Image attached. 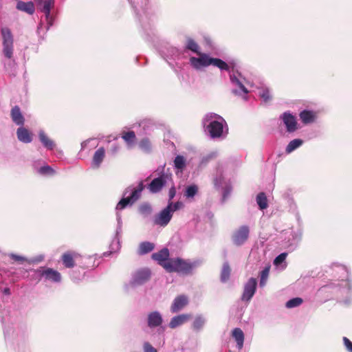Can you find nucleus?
<instances>
[{"label": "nucleus", "mask_w": 352, "mask_h": 352, "mask_svg": "<svg viewBox=\"0 0 352 352\" xmlns=\"http://www.w3.org/2000/svg\"><path fill=\"white\" fill-rule=\"evenodd\" d=\"M166 267V271L168 272H177L188 275L192 272L193 265L181 258H170L168 265Z\"/></svg>", "instance_id": "nucleus-1"}, {"label": "nucleus", "mask_w": 352, "mask_h": 352, "mask_svg": "<svg viewBox=\"0 0 352 352\" xmlns=\"http://www.w3.org/2000/svg\"><path fill=\"white\" fill-rule=\"evenodd\" d=\"M3 38V53L7 58H11L13 55V36L8 28H1Z\"/></svg>", "instance_id": "nucleus-2"}, {"label": "nucleus", "mask_w": 352, "mask_h": 352, "mask_svg": "<svg viewBox=\"0 0 352 352\" xmlns=\"http://www.w3.org/2000/svg\"><path fill=\"white\" fill-rule=\"evenodd\" d=\"M172 217L171 204H168V206L155 217L154 223L156 225L164 227L170 222Z\"/></svg>", "instance_id": "nucleus-3"}, {"label": "nucleus", "mask_w": 352, "mask_h": 352, "mask_svg": "<svg viewBox=\"0 0 352 352\" xmlns=\"http://www.w3.org/2000/svg\"><path fill=\"white\" fill-rule=\"evenodd\" d=\"M199 57H191L190 58V62L191 65L197 69H199L201 67H206L210 66L211 65V59L210 57L207 54L199 52L197 54Z\"/></svg>", "instance_id": "nucleus-4"}, {"label": "nucleus", "mask_w": 352, "mask_h": 352, "mask_svg": "<svg viewBox=\"0 0 352 352\" xmlns=\"http://www.w3.org/2000/svg\"><path fill=\"white\" fill-rule=\"evenodd\" d=\"M257 280L254 278H250L244 286V290L241 296L243 301H249L256 292Z\"/></svg>", "instance_id": "nucleus-5"}, {"label": "nucleus", "mask_w": 352, "mask_h": 352, "mask_svg": "<svg viewBox=\"0 0 352 352\" xmlns=\"http://www.w3.org/2000/svg\"><path fill=\"white\" fill-rule=\"evenodd\" d=\"M249 233L250 230L247 226H241L232 236L234 243L236 245L243 244L248 240Z\"/></svg>", "instance_id": "nucleus-6"}, {"label": "nucleus", "mask_w": 352, "mask_h": 352, "mask_svg": "<svg viewBox=\"0 0 352 352\" xmlns=\"http://www.w3.org/2000/svg\"><path fill=\"white\" fill-rule=\"evenodd\" d=\"M169 250L168 248H163L160 251L155 252L152 254V258L156 261L160 265H161L165 270L166 265H168L169 261Z\"/></svg>", "instance_id": "nucleus-7"}, {"label": "nucleus", "mask_w": 352, "mask_h": 352, "mask_svg": "<svg viewBox=\"0 0 352 352\" xmlns=\"http://www.w3.org/2000/svg\"><path fill=\"white\" fill-rule=\"evenodd\" d=\"M188 298L186 295L177 296L173 300L170 311L172 313H177L183 309L188 304Z\"/></svg>", "instance_id": "nucleus-8"}, {"label": "nucleus", "mask_w": 352, "mask_h": 352, "mask_svg": "<svg viewBox=\"0 0 352 352\" xmlns=\"http://www.w3.org/2000/svg\"><path fill=\"white\" fill-rule=\"evenodd\" d=\"M282 120L286 126L287 131L289 133L294 132L296 131L297 122L296 118L292 116L290 113L285 112L282 115Z\"/></svg>", "instance_id": "nucleus-9"}, {"label": "nucleus", "mask_w": 352, "mask_h": 352, "mask_svg": "<svg viewBox=\"0 0 352 352\" xmlns=\"http://www.w3.org/2000/svg\"><path fill=\"white\" fill-rule=\"evenodd\" d=\"M79 254L75 252L68 251L61 256V260L63 265L67 268H73L76 263L75 260L78 258Z\"/></svg>", "instance_id": "nucleus-10"}, {"label": "nucleus", "mask_w": 352, "mask_h": 352, "mask_svg": "<svg viewBox=\"0 0 352 352\" xmlns=\"http://www.w3.org/2000/svg\"><path fill=\"white\" fill-rule=\"evenodd\" d=\"M41 276L45 277L46 280L55 283H59L61 280L60 273L52 268H44L41 272Z\"/></svg>", "instance_id": "nucleus-11"}, {"label": "nucleus", "mask_w": 352, "mask_h": 352, "mask_svg": "<svg viewBox=\"0 0 352 352\" xmlns=\"http://www.w3.org/2000/svg\"><path fill=\"white\" fill-rule=\"evenodd\" d=\"M207 128L212 138H220L223 133V124L219 121L211 122Z\"/></svg>", "instance_id": "nucleus-12"}, {"label": "nucleus", "mask_w": 352, "mask_h": 352, "mask_svg": "<svg viewBox=\"0 0 352 352\" xmlns=\"http://www.w3.org/2000/svg\"><path fill=\"white\" fill-rule=\"evenodd\" d=\"M192 318V315L190 314H183L176 316L170 320L169 327L171 329H175L190 320Z\"/></svg>", "instance_id": "nucleus-13"}, {"label": "nucleus", "mask_w": 352, "mask_h": 352, "mask_svg": "<svg viewBox=\"0 0 352 352\" xmlns=\"http://www.w3.org/2000/svg\"><path fill=\"white\" fill-rule=\"evenodd\" d=\"M166 184V179L164 176L155 178L148 186V189L152 193L159 192Z\"/></svg>", "instance_id": "nucleus-14"}, {"label": "nucleus", "mask_w": 352, "mask_h": 352, "mask_svg": "<svg viewBox=\"0 0 352 352\" xmlns=\"http://www.w3.org/2000/svg\"><path fill=\"white\" fill-rule=\"evenodd\" d=\"M151 276V273L148 270H141L135 273L133 278V283L134 284L140 285L147 281Z\"/></svg>", "instance_id": "nucleus-15"}, {"label": "nucleus", "mask_w": 352, "mask_h": 352, "mask_svg": "<svg viewBox=\"0 0 352 352\" xmlns=\"http://www.w3.org/2000/svg\"><path fill=\"white\" fill-rule=\"evenodd\" d=\"M16 135L18 140L23 143H30L32 141V133L23 126L17 129Z\"/></svg>", "instance_id": "nucleus-16"}, {"label": "nucleus", "mask_w": 352, "mask_h": 352, "mask_svg": "<svg viewBox=\"0 0 352 352\" xmlns=\"http://www.w3.org/2000/svg\"><path fill=\"white\" fill-rule=\"evenodd\" d=\"M10 116L13 122H14L16 125L23 126L25 118L22 115L19 106H14L12 107L10 111Z\"/></svg>", "instance_id": "nucleus-17"}, {"label": "nucleus", "mask_w": 352, "mask_h": 352, "mask_svg": "<svg viewBox=\"0 0 352 352\" xmlns=\"http://www.w3.org/2000/svg\"><path fill=\"white\" fill-rule=\"evenodd\" d=\"M148 326L151 328L157 327L162 324L163 320L158 311H153L148 315Z\"/></svg>", "instance_id": "nucleus-18"}, {"label": "nucleus", "mask_w": 352, "mask_h": 352, "mask_svg": "<svg viewBox=\"0 0 352 352\" xmlns=\"http://www.w3.org/2000/svg\"><path fill=\"white\" fill-rule=\"evenodd\" d=\"M54 4V0H42L41 2L37 3L38 8L43 12L48 21L50 17V11Z\"/></svg>", "instance_id": "nucleus-19"}, {"label": "nucleus", "mask_w": 352, "mask_h": 352, "mask_svg": "<svg viewBox=\"0 0 352 352\" xmlns=\"http://www.w3.org/2000/svg\"><path fill=\"white\" fill-rule=\"evenodd\" d=\"M17 4H16V8L19 10L23 11L24 12H26L29 14H34L35 11L34 5L32 1L28 2H24L22 1L16 0Z\"/></svg>", "instance_id": "nucleus-20"}, {"label": "nucleus", "mask_w": 352, "mask_h": 352, "mask_svg": "<svg viewBox=\"0 0 352 352\" xmlns=\"http://www.w3.org/2000/svg\"><path fill=\"white\" fill-rule=\"evenodd\" d=\"M232 336L236 342L239 349H241L243 346L244 333L240 328H235L232 331Z\"/></svg>", "instance_id": "nucleus-21"}, {"label": "nucleus", "mask_w": 352, "mask_h": 352, "mask_svg": "<svg viewBox=\"0 0 352 352\" xmlns=\"http://www.w3.org/2000/svg\"><path fill=\"white\" fill-rule=\"evenodd\" d=\"M104 155L105 150L103 147H100L96 150L93 157V164L97 168L99 167L104 160Z\"/></svg>", "instance_id": "nucleus-22"}, {"label": "nucleus", "mask_w": 352, "mask_h": 352, "mask_svg": "<svg viewBox=\"0 0 352 352\" xmlns=\"http://www.w3.org/2000/svg\"><path fill=\"white\" fill-rule=\"evenodd\" d=\"M122 138L127 144L129 147H131L136 140V135L133 131H123L122 133Z\"/></svg>", "instance_id": "nucleus-23"}, {"label": "nucleus", "mask_w": 352, "mask_h": 352, "mask_svg": "<svg viewBox=\"0 0 352 352\" xmlns=\"http://www.w3.org/2000/svg\"><path fill=\"white\" fill-rule=\"evenodd\" d=\"M155 248V245L153 243L148 241L142 242L139 245L138 254L143 255L152 252Z\"/></svg>", "instance_id": "nucleus-24"}, {"label": "nucleus", "mask_w": 352, "mask_h": 352, "mask_svg": "<svg viewBox=\"0 0 352 352\" xmlns=\"http://www.w3.org/2000/svg\"><path fill=\"white\" fill-rule=\"evenodd\" d=\"M231 268L228 262L223 264L222 269L220 274V279L222 283L227 282L230 276Z\"/></svg>", "instance_id": "nucleus-25"}, {"label": "nucleus", "mask_w": 352, "mask_h": 352, "mask_svg": "<svg viewBox=\"0 0 352 352\" xmlns=\"http://www.w3.org/2000/svg\"><path fill=\"white\" fill-rule=\"evenodd\" d=\"M299 116L304 124L313 122L315 120V114L311 111L304 110L300 112Z\"/></svg>", "instance_id": "nucleus-26"}, {"label": "nucleus", "mask_w": 352, "mask_h": 352, "mask_svg": "<svg viewBox=\"0 0 352 352\" xmlns=\"http://www.w3.org/2000/svg\"><path fill=\"white\" fill-rule=\"evenodd\" d=\"M144 186L143 183L141 182L139 184L138 186L133 190L131 195L128 197L133 204H134L136 201H138L140 199L141 192L144 190Z\"/></svg>", "instance_id": "nucleus-27"}, {"label": "nucleus", "mask_w": 352, "mask_h": 352, "mask_svg": "<svg viewBox=\"0 0 352 352\" xmlns=\"http://www.w3.org/2000/svg\"><path fill=\"white\" fill-rule=\"evenodd\" d=\"M39 138L42 144L50 150H52L54 147V142L50 140L44 132L39 133Z\"/></svg>", "instance_id": "nucleus-28"}, {"label": "nucleus", "mask_w": 352, "mask_h": 352, "mask_svg": "<svg viewBox=\"0 0 352 352\" xmlns=\"http://www.w3.org/2000/svg\"><path fill=\"white\" fill-rule=\"evenodd\" d=\"M214 67H218L221 70H225L228 71L229 70V66L228 65L223 61V60L217 58H212L211 59V65Z\"/></svg>", "instance_id": "nucleus-29"}, {"label": "nucleus", "mask_w": 352, "mask_h": 352, "mask_svg": "<svg viewBox=\"0 0 352 352\" xmlns=\"http://www.w3.org/2000/svg\"><path fill=\"white\" fill-rule=\"evenodd\" d=\"M256 202L261 210H264L267 208V199L264 192H260L256 196Z\"/></svg>", "instance_id": "nucleus-30"}, {"label": "nucleus", "mask_w": 352, "mask_h": 352, "mask_svg": "<svg viewBox=\"0 0 352 352\" xmlns=\"http://www.w3.org/2000/svg\"><path fill=\"white\" fill-rule=\"evenodd\" d=\"M302 144V140L300 139H294L292 140L286 147L285 151L287 153H290L300 146Z\"/></svg>", "instance_id": "nucleus-31"}, {"label": "nucleus", "mask_w": 352, "mask_h": 352, "mask_svg": "<svg viewBox=\"0 0 352 352\" xmlns=\"http://www.w3.org/2000/svg\"><path fill=\"white\" fill-rule=\"evenodd\" d=\"M302 302V298L300 297H296L289 300L286 302L285 307L288 309H292L300 306Z\"/></svg>", "instance_id": "nucleus-32"}, {"label": "nucleus", "mask_w": 352, "mask_h": 352, "mask_svg": "<svg viewBox=\"0 0 352 352\" xmlns=\"http://www.w3.org/2000/svg\"><path fill=\"white\" fill-rule=\"evenodd\" d=\"M198 192V187L196 185L188 186L186 188L184 195L186 198H192Z\"/></svg>", "instance_id": "nucleus-33"}, {"label": "nucleus", "mask_w": 352, "mask_h": 352, "mask_svg": "<svg viewBox=\"0 0 352 352\" xmlns=\"http://www.w3.org/2000/svg\"><path fill=\"white\" fill-rule=\"evenodd\" d=\"M139 146L142 151L149 152L151 149V144L149 139L147 138L142 139L139 142Z\"/></svg>", "instance_id": "nucleus-34"}, {"label": "nucleus", "mask_w": 352, "mask_h": 352, "mask_svg": "<svg viewBox=\"0 0 352 352\" xmlns=\"http://www.w3.org/2000/svg\"><path fill=\"white\" fill-rule=\"evenodd\" d=\"M174 164L177 169L182 170L186 166V160L182 155H177L174 160Z\"/></svg>", "instance_id": "nucleus-35"}, {"label": "nucleus", "mask_w": 352, "mask_h": 352, "mask_svg": "<svg viewBox=\"0 0 352 352\" xmlns=\"http://www.w3.org/2000/svg\"><path fill=\"white\" fill-rule=\"evenodd\" d=\"M270 266L265 267L261 272L260 285L264 286L269 276Z\"/></svg>", "instance_id": "nucleus-36"}, {"label": "nucleus", "mask_w": 352, "mask_h": 352, "mask_svg": "<svg viewBox=\"0 0 352 352\" xmlns=\"http://www.w3.org/2000/svg\"><path fill=\"white\" fill-rule=\"evenodd\" d=\"M186 47L188 50H191L193 52H195L197 54L200 52H199V45L192 38L188 39Z\"/></svg>", "instance_id": "nucleus-37"}, {"label": "nucleus", "mask_w": 352, "mask_h": 352, "mask_svg": "<svg viewBox=\"0 0 352 352\" xmlns=\"http://www.w3.org/2000/svg\"><path fill=\"white\" fill-rule=\"evenodd\" d=\"M133 203L130 200L129 197L126 198H122L117 204L116 209L117 210H123L128 205H132Z\"/></svg>", "instance_id": "nucleus-38"}, {"label": "nucleus", "mask_w": 352, "mask_h": 352, "mask_svg": "<svg viewBox=\"0 0 352 352\" xmlns=\"http://www.w3.org/2000/svg\"><path fill=\"white\" fill-rule=\"evenodd\" d=\"M139 211L143 215H148L152 212V208L148 204H143L140 206Z\"/></svg>", "instance_id": "nucleus-39"}, {"label": "nucleus", "mask_w": 352, "mask_h": 352, "mask_svg": "<svg viewBox=\"0 0 352 352\" xmlns=\"http://www.w3.org/2000/svg\"><path fill=\"white\" fill-rule=\"evenodd\" d=\"M259 96L263 100V101L265 102H269L272 98L270 94V91L267 88L262 89L259 91Z\"/></svg>", "instance_id": "nucleus-40"}, {"label": "nucleus", "mask_w": 352, "mask_h": 352, "mask_svg": "<svg viewBox=\"0 0 352 352\" xmlns=\"http://www.w3.org/2000/svg\"><path fill=\"white\" fill-rule=\"evenodd\" d=\"M204 324V320L200 317H197L192 324V327L195 330H199L201 329Z\"/></svg>", "instance_id": "nucleus-41"}, {"label": "nucleus", "mask_w": 352, "mask_h": 352, "mask_svg": "<svg viewBox=\"0 0 352 352\" xmlns=\"http://www.w3.org/2000/svg\"><path fill=\"white\" fill-rule=\"evenodd\" d=\"M230 80L232 82L236 84L244 94L248 93L247 88L242 84L241 82H240V80L237 78L231 76Z\"/></svg>", "instance_id": "nucleus-42"}, {"label": "nucleus", "mask_w": 352, "mask_h": 352, "mask_svg": "<svg viewBox=\"0 0 352 352\" xmlns=\"http://www.w3.org/2000/svg\"><path fill=\"white\" fill-rule=\"evenodd\" d=\"M38 172L42 175H53L54 173V170L50 166L41 167Z\"/></svg>", "instance_id": "nucleus-43"}, {"label": "nucleus", "mask_w": 352, "mask_h": 352, "mask_svg": "<svg viewBox=\"0 0 352 352\" xmlns=\"http://www.w3.org/2000/svg\"><path fill=\"white\" fill-rule=\"evenodd\" d=\"M287 256V253L283 252L280 254L278 256H276L274 261V264L275 265H278L285 261L286 257Z\"/></svg>", "instance_id": "nucleus-44"}, {"label": "nucleus", "mask_w": 352, "mask_h": 352, "mask_svg": "<svg viewBox=\"0 0 352 352\" xmlns=\"http://www.w3.org/2000/svg\"><path fill=\"white\" fill-rule=\"evenodd\" d=\"M144 352H157V350L149 343H144Z\"/></svg>", "instance_id": "nucleus-45"}, {"label": "nucleus", "mask_w": 352, "mask_h": 352, "mask_svg": "<svg viewBox=\"0 0 352 352\" xmlns=\"http://www.w3.org/2000/svg\"><path fill=\"white\" fill-rule=\"evenodd\" d=\"M343 342L349 352H352V342L346 338H343Z\"/></svg>", "instance_id": "nucleus-46"}, {"label": "nucleus", "mask_w": 352, "mask_h": 352, "mask_svg": "<svg viewBox=\"0 0 352 352\" xmlns=\"http://www.w3.org/2000/svg\"><path fill=\"white\" fill-rule=\"evenodd\" d=\"M168 204H171V213L172 214L173 212L178 210L182 206V204L179 201H177L175 204H173L172 201H170V202H168Z\"/></svg>", "instance_id": "nucleus-47"}, {"label": "nucleus", "mask_w": 352, "mask_h": 352, "mask_svg": "<svg viewBox=\"0 0 352 352\" xmlns=\"http://www.w3.org/2000/svg\"><path fill=\"white\" fill-rule=\"evenodd\" d=\"M175 195H176V190H175V188L174 186H173L169 189V192H168L169 202L171 201V200L174 198Z\"/></svg>", "instance_id": "nucleus-48"}, {"label": "nucleus", "mask_w": 352, "mask_h": 352, "mask_svg": "<svg viewBox=\"0 0 352 352\" xmlns=\"http://www.w3.org/2000/svg\"><path fill=\"white\" fill-rule=\"evenodd\" d=\"M10 257L12 260H14L15 261H19V262H23L25 260V258H23V256H18L16 254H11Z\"/></svg>", "instance_id": "nucleus-49"}, {"label": "nucleus", "mask_w": 352, "mask_h": 352, "mask_svg": "<svg viewBox=\"0 0 352 352\" xmlns=\"http://www.w3.org/2000/svg\"><path fill=\"white\" fill-rule=\"evenodd\" d=\"M3 292L6 294H10V289L9 288H6L3 291Z\"/></svg>", "instance_id": "nucleus-50"}, {"label": "nucleus", "mask_w": 352, "mask_h": 352, "mask_svg": "<svg viewBox=\"0 0 352 352\" xmlns=\"http://www.w3.org/2000/svg\"><path fill=\"white\" fill-rule=\"evenodd\" d=\"M232 93H233L234 94H237V91H236V90H232Z\"/></svg>", "instance_id": "nucleus-51"}, {"label": "nucleus", "mask_w": 352, "mask_h": 352, "mask_svg": "<svg viewBox=\"0 0 352 352\" xmlns=\"http://www.w3.org/2000/svg\"><path fill=\"white\" fill-rule=\"evenodd\" d=\"M34 1H36V3L42 1V0H34Z\"/></svg>", "instance_id": "nucleus-52"}]
</instances>
